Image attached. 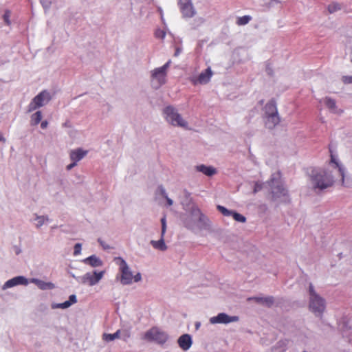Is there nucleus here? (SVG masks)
Wrapping results in <instances>:
<instances>
[{
    "label": "nucleus",
    "mask_w": 352,
    "mask_h": 352,
    "mask_svg": "<svg viewBox=\"0 0 352 352\" xmlns=\"http://www.w3.org/2000/svg\"><path fill=\"white\" fill-rule=\"evenodd\" d=\"M309 177L315 190H324L333 186L334 182L331 173L324 169L313 168L309 173Z\"/></svg>",
    "instance_id": "nucleus-1"
},
{
    "label": "nucleus",
    "mask_w": 352,
    "mask_h": 352,
    "mask_svg": "<svg viewBox=\"0 0 352 352\" xmlns=\"http://www.w3.org/2000/svg\"><path fill=\"white\" fill-rule=\"evenodd\" d=\"M309 308L316 316H320L325 310L324 299L316 293L312 284L309 285Z\"/></svg>",
    "instance_id": "nucleus-2"
},
{
    "label": "nucleus",
    "mask_w": 352,
    "mask_h": 352,
    "mask_svg": "<svg viewBox=\"0 0 352 352\" xmlns=\"http://www.w3.org/2000/svg\"><path fill=\"white\" fill-rule=\"evenodd\" d=\"M163 113L166 120L170 123L172 125L184 128L187 127L188 122L182 118V116L173 107H166L164 109Z\"/></svg>",
    "instance_id": "nucleus-3"
},
{
    "label": "nucleus",
    "mask_w": 352,
    "mask_h": 352,
    "mask_svg": "<svg viewBox=\"0 0 352 352\" xmlns=\"http://www.w3.org/2000/svg\"><path fill=\"white\" fill-rule=\"evenodd\" d=\"M114 261L116 264L119 266V270L121 274V283L123 285L131 284L133 281V276L126 261L120 257H116Z\"/></svg>",
    "instance_id": "nucleus-4"
},
{
    "label": "nucleus",
    "mask_w": 352,
    "mask_h": 352,
    "mask_svg": "<svg viewBox=\"0 0 352 352\" xmlns=\"http://www.w3.org/2000/svg\"><path fill=\"white\" fill-rule=\"evenodd\" d=\"M50 100L51 96L50 93L46 90L42 91L30 102L28 106V112H32L36 109L43 107L45 104L48 103Z\"/></svg>",
    "instance_id": "nucleus-5"
},
{
    "label": "nucleus",
    "mask_w": 352,
    "mask_h": 352,
    "mask_svg": "<svg viewBox=\"0 0 352 352\" xmlns=\"http://www.w3.org/2000/svg\"><path fill=\"white\" fill-rule=\"evenodd\" d=\"M144 338L149 341H155L160 344H164L168 339L167 334L157 327H153L146 332Z\"/></svg>",
    "instance_id": "nucleus-6"
},
{
    "label": "nucleus",
    "mask_w": 352,
    "mask_h": 352,
    "mask_svg": "<svg viewBox=\"0 0 352 352\" xmlns=\"http://www.w3.org/2000/svg\"><path fill=\"white\" fill-rule=\"evenodd\" d=\"M178 5L184 17L192 18L195 15L196 10L191 0H178Z\"/></svg>",
    "instance_id": "nucleus-7"
},
{
    "label": "nucleus",
    "mask_w": 352,
    "mask_h": 352,
    "mask_svg": "<svg viewBox=\"0 0 352 352\" xmlns=\"http://www.w3.org/2000/svg\"><path fill=\"white\" fill-rule=\"evenodd\" d=\"M162 223V232H161V238L158 241H151V243L155 249L160 250L162 251H164L167 249V246L164 243V234L166 230V217H163L161 219Z\"/></svg>",
    "instance_id": "nucleus-8"
},
{
    "label": "nucleus",
    "mask_w": 352,
    "mask_h": 352,
    "mask_svg": "<svg viewBox=\"0 0 352 352\" xmlns=\"http://www.w3.org/2000/svg\"><path fill=\"white\" fill-rule=\"evenodd\" d=\"M104 274V271H101L100 272L95 271L93 274L87 273L82 276V282L84 284H88L90 286H93L97 284L100 279H102Z\"/></svg>",
    "instance_id": "nucleus-9"
},
{
    "label": "nucleus",
    "mask_w": 352,
    "mask_h": 352,
    "mask_svg": "<svg viewBox=\"0 0 352 352\" xmlns=\"http://www.w3.org/2000/svg\"><path fill=\"white\" fill-rule=\"evenodd\" d=\"M213 73L210 67H208L204 72H202L197 77H193L190 79L191 82L196 85L197 84H206L208 83Z\"/></svg>",
    "instance_id": "nucleus-10"
},
{
    "label": "nucleus",
    "mask_w": 352,
    "mask_h": 352,
    "mask_svg": "<svg viewBox=\"0 0 352 352\" xmlns=\"http://www.w3.org/2000/svg\"><path fill=\"white\" fill-rule=\"evenodd\" d=\"M239 320L238 316H230L225 313H220L217 316L212 317L210 322L212 324L222 323L228 324L232 322H236Z\"/></svg>",
    "instance_id": "nucleus-11"
},
{
    "label": "nucleus",
    "mask_w": 352,
    "mask_h": 352,
    "mask_svg": "<svg viewBox=\"0 0 352 352\" xmlns=\"http://www.w3.org/2000/svg\"><path fill=\"white\" fill-rule=\"evenodd\" d=\"M151 77L153 81H156L157 88L166 82V72L156 68L152 72Z\"/></svg>",
    "instance_id": "nucleus-12"
},
{
    "label": "nucleus",
    "mask_w": 352,
    "mask_h": 352,
    "mask_svg": "<svg viewBox=\"0 0 352 352\" xmlns=\"http://www.w3.org/2000/svg\"><path fill=\"white\" fill-rule=\"evenodd\" d=\"M270 185L272 187V192L275 196L285 195L286 190L283 188V185L276 181L274 177L270 181Z\"/></svg>",
    "instance_id": "nucleus-13"
},
{
    "label": "nucleus",
    "mask_w": 352,
    "mask_h": 352,
    "mask_svg": "<svg viewBox=\"0 0 352 352\" xmlns=\"http://www.w3.org/2000/svg\"><path fill=\"white\" fill-rule=\"evenodd\" d=\"M264 118L265 120V126L270 129H274L280 122V116L278 114L272 115V116H264Z\"/></svg>",
    "instance_id": "nucleus-14"
},
{
    "label": "nucleus",
    "mask_w": 352,
    "mask_h": 352,
    "mask_svg": "<svg viewBox=\"0 0 352 352\" xmlns=\"http://www.w3.org/2000/svg\"><path fill=\"white\" fill-rule=\"evenodd\" d=\"M178 344L184 351L188 350L192 345V339L190 335L184 334L178 339Z\"/></svg>",
    "instance_id": "nucleus-15"
},
{
    "label": "nucleus",
    "mask_w": 352,
    "mask_h": 352,
    "mask_svg": "<svg viewBox=\"0 0 352 352\" xmlns=\"http://www.w3.org/2000/svg\"><path fill=\"white\" fill-rule=\"evenodd\" d=\"M30 282L35 284L41 290L53 289L55 288L54 283L51 282H45L38 278H32Z\"/></svg>",
    "instance_id": "nucleus-16"
},
{
    "label": "nucleus",
    "mask_w": 352,
    "mask_h": 352,
    "mask_svg": "<svg viewBox=\"0 0 352 352\" xmlns=\"http://www.w3.org/2000/svg\"><path fill=\"white\" fill-rule=\"evenodd\" d=\"M28 280L23 276H16L8 280L4 285L5 287L9 288L18 285H27Z\"/></svg>",
    "instance_id": "nucleus-17"
},
{
    "label": "nucleus",
    "mask_w": 352,
    "mask_h": 352,
    "mask_svg": "<svg viewBox=\"0 0 352 352\" xmlns=\"http://www.w3.org/2000/svg\"><path fill=\"white\" fill-rule=\"evenodd\" d=\"M264 116L278 114L274 100H270L264 107Z\"/></svg>",
    "instance_id": "nucleus-18"
},
{
    "label": "nucleus",
    "mask_w": 352,
    "mask_h": 352,
    "mask_svg": "<svg viewBox=\"0 0 352 352\" xmlns=\"http://www.w3.org/2000/svg\"><path fill=\"white\" fill-rule=\"evenodd\" d=\"M87 153V151H83L81 148L72 150L69 153L70 159L72 162H78L82 160Z\"/></svg>",
    "instance_id": "nucleus-19"
},
{
    "label": "nucleus",
    "mask_w": 352,
    "mask_h": 352,
    "mask_svg": "<svg viewBox=\"0 0 352 352\" xmlns=\"http://www.w3.org/2000/svg\"><path fill=\"white\" fill-rule=\"evenodd\" d=\"M196 170L209 177L212 176L217 173L216 168L212 166H207L204 164L197 166Z\"/></svg>",
    "instance_id": "nucleus-20"
},
{
    "label": "nucleus",
    "mask_w": 352,
    "mask_h": 352,
    "mask_svg": "<svg viewBox=\"0 0 352 352\" xmlns=\"http://www.w3.org/2000/svg\"><path fill=\"white\" fill-rule=\"evenodd\" d=\"M256 302L266 305L268 307H270L274 304V298L272 296H267L264 298L261 297H254L252 298Z\"/></svg>",
    "instance_id": "nucleus-21"
},
{
    "label": "nucleus",
    "mask_w": 352,
    "mask_h": 352,
    "mask_svg": "<svg viewBox=\"0 0 352 352\" xmlns=\"http://www.w3.org/2000/svg\"><path fill=\"white\" fill-rule=\"evenodd\" d=\"M84 263L88 264L92 267H99L101 266L102 263L98 257L95 255H92L85 258Z\"/></svg>",
    "instance_id": "nucleus-22"
},
{
    "label": "nucleus",
    "mask_w": 352,
    "mask_h": 352,
    "mask_svg": "<svg viewBox=\"0 0 352 352\" xmlns=\"http://www.w3.org/2000/svg\"><path fill=\"white\" fill-rule=\"evenodd\" d=\"M331 163L333 164H334V167L338 168V170L339 172V175L341 177L342 182L343 183L344 182V168L342 166V165H340L339 164V162L336 160V159L335 158V157L332 154L331 155Z\"/></svg>",
    "instance_id": "nucleus-23"
},
{
    "label": "nucleus",
    "mask_w": 352,
    "mask_h": 352,
    "mask_svg": "<svg viewBox=\"0 0 352 352\" xmlns=\"http://www.w3.org/2000/svg\"><path fill=\"white\" fill-rule=\"evenodd\" d=\"M323 102L327 107L332 112H336V103L335 100L329 97H326L323 99Z\"/></svg>",
    "instance_id": "nucleus-24"
},
{
    "label": "nucleus",
    "mask_w": 352,
    "mask_h": 352,
    "mask_svg": "<svg viewBox=\"0 0 352 352\" xmlns=\"http://www.w3.org/2000/svg\"><path fill=\"white\" fill-rule=\"evenodd\" d=\"M120 333H121V331L119 329V330L116 331L114 333H112V334L104 333L102 335V338L104 340H105L107 342L113 341L115 339H118V338H120Z\"/></svg>",
    "instance_id": "nucleus-25"
},
{
    "label": "nucleus",
    "mask_w": 352,
    "mask_h": 352,
    "mask_svg": "<svg viewBox=\"0 0 352 352\" xmlns=\"http://www.w3.org/2000/svg\"><path fill=\"white\" fill-rule=\"evenodd\" d=\"M42 113L41 111H37L36 113L31 116V124L37 125L42 120Z\"/></svg>",
    "instance_id": "nucleus-26"
},
{
    "label": "nucleus",
    "mask_w": 352,
    "mask_h": 352,
    "mask_svg": "<svg viewBox=\"0 0 352 352\" xmlns=\"http://www.w3.org/2000/svg\"><path fill=\"white\" fill-rule=\"evenodd\" d=\"M252 19V17L248 15L238 17L236 19V24L238 25H244L248 24Z\"/></svg>",
    "instance_id": "nucleus-27"
},
{
    "label": "nucleus",
    "mask_w": 352,
    "mask_h": 352,
    "mask_svg": "<svg viewBox=\"0 0 352 352\" xmlns=\"http://www.w3.org/2000/svg\"><path fill=\"white\" fill-rule=\"evenodd\" d=\"M217 210L224 216L229 217L232 216L233 211L228 210L224 206L218 205L217 207Z\"/></svg>",
    "instance_id": "nucleus-28"
},
{
    "label": "nucleus",
    "mask_w": 352,
    "mask_h": 352,
    "mask_svg": "<svg viewBox=\"0 0 352 352\" xmlns=\"http://www.w3.org/2000/svg\"><path fill=\"white\" fill-rule=\"evenodd\" d=\"M232 216L233 217L234 219L236 221L244 223L246 221V218L244 216L236 212L233 211Z\"/></svg>",
    "instance_id": "nucleus-29"
},
{
    "label": "nucleus",
    "mask_w": 352,
    "mask_h": 352,
    "mask_svg": "<svg viewBox=\"0 0 352 352\" xmlns=\"http://www.w3.org/2000/svg\"><path fill=\"white\" fill-rule=\"evenodd\" d=\"M340 9V6L338 3H331L328 6V10L330 13H333Z\"/></svg>",
    "instance_id": "nucleus-30"
},
{
    "label": "nucleus",
    "mask_w": 352,
    "mask_h": 352,
    "mask_svg": "<svg viewBox=\"0 0 352 352\" xmlns=\"http://www.w3.org/2000/svg\"><path fill=\"white\" fill-rule=\"evenodd\" d=\"M10 16H11L10 11V10H6V12H5V13H4L3 16V20H4L5 23L8 25H10L11 24V21L10 20Z\"/></svg>",
    "instance_id": "nucleus-31"
},
{
    "label": "nucleus",
    "mask_w": 352,
    "mask_h": 352,
    "mask_svg": "<svg viewBox=\"0 0 352 352\" xmlns=\"http://www.w3.org/2000/svg\"><path fill=\"white\" fill-rule=\"evenodd\" d=\"M342 81L344 84H351V83H352V76H343L342 77Z\"/></svg>",
    "instance_id": "nucleus-32"
},
{
    "label": "nucleus",
    "mask_w": 352,
    "mask_h": 352,
    "mask_svg": "<svg viewBox=\"0 0 352 352\" xmlns=\"http://www.w3.org/2000/svg\"><path fill=\"white\" fill-rule=\"evenodd\" d=\"M71 306V302H69L68 300L63 302V303H59L58 304L56 307H58V308H61V309H66V308H68L69 307Z\"/></svg>",
    "instance_id": "nucleus-33"
},
{
    "label": "nucleus",
    "mask_w": 352,
    "mask_h": 352,
    "mask_svg": "<svg viewBox=\"0 0 352 352\" xmlns=\"http://www.w3.org/2000/svg\"><path fill=\"white\" fill-rule=\"evenodd\" d=\"M155 35L157 38H164L166 36V33L164 31L162 30H157L155 33Z\"/></svg>",
    "instance_id": "nucleus-34"
},
{
    "label": "nucleus",
    "mask_w": 352,
    "mask_h": 352,
    "mask_svg": "<svg viewBox=\"0 0 352 352\" xmlns=\"http://www.w3.org/2000/svg\"><path fill=\"white\" fill-rule=\"evenodd\" d=\"M81 251V245L80 243H76L74 246V254L75 256L79 254Z\"/></svg>",
    "instance_id": "nucleus-35"
},
{
    "label": "nucleus",
    "mask_w": 352,
    "mask_h": 352,
    "mask_svg": "<svg viewBox=\"0 0 352 352\" xmlns=\"http://www.w3.org/2000/svg\"><path fill=\"white\" fill-rule=\"evenodd\" d=\"M170 64V60H168L166 64H164L162 67H159L158 69L162 70V72H166V70L168 68Z\"/></svg>",
    "instance_id": "nucleus-36"
},
{
    "label": "nucleus",
    "mask_w": 352,
    "mask_h": 352,
    "mask_svg": "<svg viewBox=\"0 0 352 352\" xmlns=\"http://www.w3.org/2000/svg\"><path fill=\"white\" fill-rule=\"evenodd\" d=\"M76 301H77V300H76V296L74 294H72V295H71V296H69L68 302H71V305H72V304L76 303Z\"/></svg>",
    "instance_id": "nucleus-37"
},
{
    "label": "nucleus",
    "mask_w": 352,
    "mask_h": 352,
    "mask_svg": "<svg viewBox=\"0 0 352 352\" xmlns=\"http://www.w3.org/2000/svg\"><path fill=\"white\" fill-rule=\"evenodd\" d=\"M261 188H262V184H259V183H258V182H256V183L255 184V186H254V192H258V191L261 190Z\"/></svg>",
    "instance_id": "nucleus-38"
},
{
    "label": "nucleus",
    "mask_w": 352,
    "mask_h": 352,
    "mask_svg": "<svg viewBox=\"0 0 352 352\" xmlns=\"http://www.w3.org/2000/svg\"><path fill=\"white\" fill-rule=\"evenodd\" d=\"M182 52V48L179 46L175 47V56H178Z\"/></svg>",
    "instance_id": "nucleus-39"
},
{
    "label": "nucleus",
    "mask_w": 352,
    "mask_h": 352,
    "mask_svg": "<svg viewBox=\"0 0 352 352\" xmlns=\"http://www.w3.org/2000/svg\"><path fill=\"white\" fill-rule=\"evenodd\" d=\"M37 220H38V226H41L44 223L45 217H38L37 218Z\"/></svg>",
    "instance_id": "nucleus-40"
},
{
    "label": "nucleus",
    "mask_w": 352,
    "mask_h": 352,
    "mask_svg": "<svg viewBox=\"0 0 352 352\" xmlns=\"http://www.w3.org/2000/svg\"><path fill=\"white\" fill-rule=\"evenodd\" d=\"M131 336V334H130V332L129 331H124L123 332V338L126 340V339H128L129 338H130Z\"/></svg>",
    "instance_id": "nucleus-41"
},
{
    "label": "nucleus",
    "mask_w": 352,
    "mask_h": 352,
    "mask_svg": "<svg viewBox=\"0 0 352 352\" xmlns=\"http://www.w3.org/2000/svg\"><path fill=\"white\" fill-rule=\"evenodd\" d=\"M135 282H138L141 280V274L138 273L136 275L133 276V278Z\"/></svg>",
    "instance_id": "nucleus-42"
},
{
    "label": "nucleus",
    "mask_w": 352,
    "mask_h": 352,
    "mask_svg": "<svg viewBox=\"0 0 352 352\" xmlns=\"http://www.w3.org/2000/svg\"><path fill=\"white\" fill-rule=\"evenodd\" d=\"M77 164L76 162H73L72 163H71L70 164L67 165V170H71L72 168H73L74 166H76Z\"/></svg>",
    "instance_id": "nucleus-43"
},
{
    "label": "nucleus",
    "mask_w": 352,
    "mask_h": 352,
    "mask_svg": "<svg viewBox=\"0 0 352 352\" xmlns=\"http://www.w3.org/2000/svg\"><path fill=\"white\" fill-rule=\"evenodd\" d=\"M166 200V202H167V204L168 206H172L173 205V200L171 199H170L169 197H168L167 195H165V197H164Z\"/></svg>",
    "instance_id": "nucleus-44"
},
{
    "label": "nucleus",
    "mask_w": 352,
    "mask_h": 352,
    "mask_svg": "<svg viewBox=\"0 0 352 352\" xmlns=\"http://www.w3.org/2000/svg\"><path fill=\"white\" fill-rule=\"evenodd\" d=\"M47 125H48L47 121L45 120L41 122V127L44 129L47 128Z\"/></svg>",
    "instance_id": "nucleus-45"
},
{
    "label": "nucleus",
    "mask_w": 352,
    "mask_h": 352,
    "mask_svg": "<svg viewBox=\"0 0 352 352\" xmlns=\"http://www.w3.org/2000/svg\"><path fill=\"white\" fill-rule=\"evenodd\" d=\"M160 191H161V194H162V195L164 197H165V195H166V190H165V189H164V188L161 187V188H160Z\"/></svg>",
    "instance_id": "nucleus-46"
},
{
    "label": "nucleus",
    "mask_w": 352,
    "mask_h": 352,
    "mask_svg": "<svg viewBox=\"0 0 352 352\" xmlns=\"http://www.w3.org/2000/svg\"><path fill=\"white\" fill-rule=\"evenodd\" d=\"M5 138L3 137V135L1 134H0V141H3L5 142Z\"/></svg>",
    "instance_id": "nucleus-47"
},
{
    "label": "nucleus",
    "mask_w": 352,
    "mask_h": 352,
    "mask_svg": "<svg viewBox=\"0 0 352 352\" xmlns=\"http://www.w3.org/2000/svg\"><path fill=\"white\" fill-rule=\"evenodd\" d=\"M199 323H197V324H196V327H197V329H198V328H199Z\"/></svg>",
    "instance_id": "nucleus-48"
},
{
    "label": "nucleus",
    "mask_w": 352,
    "mask_h": 352,
    "mask_svg": "<svg viewBox=\"0 0 352 352\" xmlns=\"http://www.w3.org/2000/svg\"><path fill=\"white\" fill-rule=\"evenodd\" d=\"M104 245H105V243H103V245H102V246L104 247V249H107V248H109V247H106V246H104Z\"/></svg>",
    "instance_id": "nucleus-49"
},
{
    "label": "nucleus",
    "mask_w": 352,
    "mask_h": 352,
    "mask_svg": "<svg viewBox=\"0 0 352 352\" xmlns=\"http://www.w3.org/2000/svg\"><path fill=\"white\" fill-rule=\"evenodd\" d=\"M98 242H100V244H101L102 245H103V243H102V242L100 241V239H99V240H98Z\"/></svg>",
    "instance_id": "nucleus-50"
},
{
    "label": "nucleus",
    "mask_w": 352,
    "mask_h": 352,
    "mask_svg": "<svg viewBox=\"0 0 352 352\" xmlns=\"http://www.w3.org/2000/svg\"><path fill=\"white\" fill-rule=\"evenodd\" d=\"M302 352H307V351H302Z\"/></svg>",
    "instance_id": "nucleus-51"
}]
</instances>
